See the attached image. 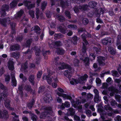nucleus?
<instances>
[{"label":"nucleus","mask_w":121,"mask_h":121,"mask_svg":"<svg viewBox=\"0 0 121 121\" xmlns=\"http://www.w3.org/2000/svg\"><path fill=\"white\" fill-rule=\"evenodd\" d=\"M96 82L97 86H99L100 85L101 80L100 79L98 78H97L96 79Z\"/></svg>","instance_id":"34"},{"label":"nucleus","mask_w":121,"mask_h":121,"mask_svg":"<svg viewBox=\"0 0 121 121\" xmlns=\"http://www.w3.org/2000/svg\"><path fill=\"white\" fill-rule=\"evenodd\" d=\"M44 90L43 88L42 87H39L38 92L39 93H40L43 91Z\"/></svg>","instance_id":"53"},{"label":"nucleus","mask_w":121,"mask_h":121,"mask_svg":"<svg viewBox=\"0 0 121 121\" xmlns=\"http://www.w3.org/2000/svg\"><path fill=\"white\" fill-rule=\"evenodd\" d=\"M8 67L9 69L11 70H13L14 67L13 65V61L10 60L9 62L8 65Z\"/></svg>","instance_id":"16"},{"label":"nucleus","mask_w":121,"mask_h":121,"mask_svg":"<svg viewBox=\"0 0 121 121\" xmlns=\"http://www.w3.org/2000/svg\"><path fill=\"white\" fill-rule=\"evenodd\" d=\"M106 87V83H103L101 88L102 89H104V90H103L102 92V93L104 95H105L106 94V91H105V89Z\"/></svg>","instance_id":"21"},{"label":"nucleus","mask_w":121,"mask_h":121,"mask_svg":"<svg viewBox=\"0 0 121 121\" xmlns=\"http://www.w3.org/2000/svg\"><path fill=\"white\" fill-rule=\"evenodd\" d=\"M68 114H69V115H73L74 113V111L73 108H71L68 111Z\"/></svg>","instance_id":"29"},{"label":"nucleus","mask_w":121,"mask_h":121,"mask_svg":"<svg viewBox=\"0 0 121 121\" xmlns=\"http://www.w3.org/2000/svg\"><path fill=\"white\" fill-rule=\"evenodd\" d=\"M4 104L5 107L8 108H10L11 109H12L11 108H10L9 102L7 103L6 102Z\"/></svg>","instance_id":"39"},{"label":"nucleus","mask_w":121,"mask_h":121,"mask_svg":"<svg viewBox=\"0 0 121 121\" xmlns=\"http://www.w3.org/2000/svg\"><path fill=\"white\" fill-rule=\"evenodd\" d=\"M23 87V85H21L18 88V90L17 91L18 93L21 94H22V87Z\"/></svg>","instance_id":"28"},{"label":"nucleus","mask_w":121,"mask_h":121,"mask_svg":"<svg viewBox=\"0 0 121 121\" xmlns=\"http://www.w3.org/2000/svg\"><path fill=\"white\" fill-rule=\"evenodd\" d=\"M95 57V55L94 54L91 53L90 55V59L91 60H94Z\"/></svg>","instance_id":"36"},{"label":"nucleus","mask_w":121,"mask_h":121,"mask_svg":"<svg viewBox=\"0 0 121 121\" xmlns=\"http://www.w3.org/2000/svg\"><path fill=\"white\" fill-rule=\"evenodd\" d=\"M106 110H107L106 113H107L108 115L109 116H111L112 115L113 112L116 114L118 113L119 112L117 110L113 111L112 109L108 105L106 106Z\"/></svg>","instance_id":"7"},{"label":"nucleus","mask_w":121,"mask_h":121,"mask_svg":"<svg viewBox=\"0 0 121 121\" xmlns=\"http://www.w3.org/2000/svg\"><path fill=\"white\" fill-rule=\"evenodd\" d=\"M108 90L110 91H112V92L110 94V95L111 96H113L114 93H118L119 92V91L117 89L112 87H109L108 89Z\"/></svg>","instance_id":"12"},{"label":"nucleus","mask_w":121,"mask_h":121,"mask_svg":"<svg viewBox=\"0 0 121 121\" xmlns=\"http://www.w3.org/2000/svg\"><path fill=\"white\" fill-rule=\"evenodd\" d=\"M20 77L21 78H22V79L23 81H25L26 79V78L25 77H23V75L22 73H21L20 74Z\"/></svg>","instance_id":"51"},{"label":"nucleus","mask_w":121,"mask_h":121,"mask_svg":"<svg viewBox=\"0 0 121 121\" xmlns=\"http://www.w3.org/2000/svg\"><path fill=\"white\" fill-rule=\"evenodd\" d=\"M58 18L60 20V22H63L64 20V17L61 16L58 17Z\"/></svg>","instance_id":"45"},{"label":"nucleus","mask_w":121,"mask_h":121,"mask_svg":"<svg viewBox=\"0 0 121 121\" xmlns=\"http://www.w3.org/2000/svg\"><path fill=\"white\" fill-rule=\"evenodd\" d=\"M42 72H38L37 74V77L38 78H39L41 77L42 74Z\"/></svg>","instance_id":"47"},{"label":"nucleus","mask_w":121,"mask_h":121,"mask_svg":"<svg viewBox=\"0 0 121 121\" xmlns=\"http://www.w3.org/2000/svg\"><path fill=\"white\" fill-rule=\"evenodd\" d=\"M121 36L120 35H119L117 37V44H118V43H120L121 42Z\"/></svg>","instance_id":"33"},{"label":"nucleus","mask_w":121,"mask_h":121,"mask_svg":"<svg viewBox=\"0 0 121 121\" xmlns=\"http://www.w3.org/2000/svg\"><path fill=\"white\" fill-rule=\"evenodd\" d=\"M34 75H32L30 77L29 80L31 82L33 83L34 82Z\"/></svg>","instance_id":"31"},{"label":"nucleus","mask_w":121,"mask_h":121,"mask_svg":"<svg viewBox=\"0 0 121 121\" xmlns=\"http://www.w3.org/2000/svg\"><path fill=\"white\" fill-rule=\"evenodd\" d=\"M112 39L110 38H106V41H107V43H111Z\"/></svg>","instance_id":"56"},{"label":"nucleus","mask_w":121,"mask_h":121,"mask_svg":"<svg viewBox=\"0 0 121 121\" xmlns=\"http://www.w3.org/2000/svg\"><path fill=\"white\" fill-rule=\"evenodd\" d=\"M68 27L69 28H72L73 29L77 28L76 26L74 25H69L68 26Z\"/></svg>","instance_id":"42"},{"label":"nucleus","mask_w":121,"mask_h":121,"mask_svg":"<svg viewBox=\"0 0 121 121\" xmlns=\"http://www.w3.org/2000/svg\"><path fill=\"white\" fill-rule=\"evenodd\" d=\"M104 108L102 107H99L98 109V112L99 113L101 117L103 120V121H106L105 117L106 114L105 112L103 110Z\"/></svg>","instance_id":"6"},{"label":"nucleus","mask_w":121,"mask_h":121,"mask_svg":"<svg viewBox=\"0 0 121 121\" xmlns=\"http://www.w3.org/2000/svg\"><path fill=\"white\" fill-rule=\"evenodd\" d=\"M64 73V75L69 78L70 84L72 85H75L78 83L83 84L84 81H86L87 80L88 77L86 74H85L82 76H80L78 79L77 80L73 78L70 79L69 78L71 74V73L67 70L65 71Z\"/></svg>","instance_id":"2"},{"label":"nucleus","mask_w":121,"mask_h":121,"mask_svg":"<svg viewBox=\"0 0 121 121\" xmlns=\"http://www.w3.org/2000/svg\"><path fill=\"white\" fill-rule=\"evenodd\" d=\"M79 62L78 60L76 59H75L74 60L73 64L75 66H78V65Z\"/></svg>","instance_id":"35"},{"label":"nucleus","mask_w":121,"mask_h":121,"mask_svg":"<svg viewBox=\"0 0 121 121\" xmlns=\"http://www.w3.org/2000/svg\"><path fill=\"white\" fill-rule=\"evenodd\" d=\"M33 103L34 102L33 101L32 103H29L28 104V106L29 108H30L32 107L33 104Z\"/></svg>","instance_id":"60"},{"label":"nucleus","mask_w":121,"mask_h":121,"mask_svg":"<svg viewBox=\"0 0 121 121\" xmlns=\"http://www.w3.org/2000/svg\"><path fill=\"white\" fill-rule=\"evenodd\" d=\"M74 119L76 121L79 120H80V118L79 117L75 115L74 116Z\"/></svg>","instance_id":"59"},{"label":"nucleus","mask_w":121,"mask_h":121,"mask_svg":"<svg viewBox=\"0 0 121 121\" xmlns=\"http://www.w3.org/2000/svg\"><path fill=\"white\" fill-rule=\"evenodd\" d=\"M10 78V77L9 75L7 76L5 78V81L6 82L8 81H9Z\"/></svg>","instance_id":"58"},{"label":"nucleus","mask_w":121,"mask_h":121,"mask_svg":"<svg viewBox=\"0 0 121 121\" xmlns=\"http://www.w3.org/2000/svg\"><path fill=\"white\" fill-rule=\"evenodd\" d=\"M82 36L83 39V47L82 50V54L80 56V59L82 60L84 62V63L86 65H88L89 64V59L87 58L86 56V54L85 52L86 51V48L85 45L87 44L88 43L87 42L85 39L86 36L84 35L83 36V35H82Z\"/></svg>","instance_id":"3"},{"label":"nucleus","mask_w":121,"mask_h":121,"mask_svg":"<svg viewBox=\"0 0 121 121\" xmlns=\"http://www.w3.org/2000/svg\"><path fill=\"white\" fill-rule=\"evenodd\" d=\"M65 52L62 49H58L56 51V52L58 54H62Z\"/></svg>","instance_id":"23"},{"label":"nucleus","mask_w":121,"mask_h":121,"mask_svg":"<svg viewBox=\"0 0 121 121\" xmlns=\"http://www.w3.org/2000/svg\"><path fill=\"white\" fill-rule=\"evenodd\" d=\"M45 109L46 111L45 112L44 114L43 113H42L40 115V117L41 118H44V117H46L45 114H47L48 112L49 113V112H51L52 110V108L51 107H46Z\"/></svg>","instance_id":"10"},{"label":"nucleus","mask_w":121,"mask_h":121,"mask_svg":"<svg viewBox=\"0 0 121 121\" xmlns=\"http://www.w3.org/2000/svg\"><path fill=\"white\" fill-rule=\"evenodd\" d=\"M115 98L117 100V101L119 102L120 101L121 97L120 95H116L115 96Z\"/></svg>","instance_id":"41"},{"label":"nucleus","mask_w":121,"mask_h":121,"mask_svg":"<svg viewBox=\"0 0 121 121\" xmlns=\"http://www.w3.org/2000/svg\"><path fill=\"white\" fill-rule=\"evenodd\" d=\"M40 30V28L39 27L37 26H35L33 27L32 28V30Z\"/></svg>","instance_id":"43"},{"label":"nucleus","mask_w":121,"mask_h":121,"mask_svg":"<svg viewBox=\"0 0 121 121\" xmlns=\"http://www.w3.org/2000/svg\"><path fill=\"white\" fill-rule=\"evenodd\" d=\"M93 67L95 69H97V70H96V71L99 69H100V68L99 67H97V65L95 63L94 64Z\"/></svg>","instance_id":"50"},{"label":"nucleus","mask_w":121,"mask_h":121,"mask_svg":"<svg viewBox=\"0 0 121 121\" xmlns=\"http://www.w3.org/2000/svg\"><path fill=\"white\" fill-rule=\"evenodd\" d=\"M117 70L120 74L121 75V66H120L117 69Z\"/></svg>","instance_id":"64"},{"label":"nucleus","mask_w":121,"mask_h":121,"mask_svg":"<svg viewBox=\"0 0 121 121\" xmlns=\"http://www.w3.org/2000/svg\"><path fill=\"white\" fill-rule=\"evenodd\" d=\"M1 113V111L0 110V118H7L8 117V112L6 110H4L2 113Z\"/></svg>","instance_id":"11"},{"label":"nucleus","mask_w":121,"mask_h":121,"mask_svg":"<svg viewBox=\"0 0 121 121\" xmlns=\"http://www.w3.org/2000/svg\"><path fill=\"white\" fill-rule=\"evenodd\" d=\"M24 5L26 6H28L29 5V6L28 7V9H30V8H32L35 7V4H30V3L26 1H24Z\"/></svg>","instance_id":"17"},{"label":"nucleus","mask_w":121,"mask_h":121,"mask_svg":"<svg viewBox=\"0 0 121 121\" xmlns=\"http://www.w3.org/2000/svg\"><path fill=\"white\" fill-rule=\"evenodd\" d=\"M19 0H14L10 4V6L11 8H14L17 5Z\"/></svg>","instance_id":"18"},{"label":"nucleus","mask_w":121,"mask_h":121,"mask_svg":"<svg viewBox=\"0 0 121 121\" xmlns=\"http://www.w3.org/2000/svg\"><path fill=\"white\" fill-rule=\"evenodd\" d=\"M94 101L95 102L98 103L99 102L100 100V99L99 95H95L94 99Z\"/></svg>","instance_id":"26"},{"label":"nucleus","mask_w":121,"mask_h":121,"mask_svg":"<svg viewBox=\"0 0 121 121\" xmlns=\"http://www.w3.org/2000/svg\"><path fill=\"white\" fill-rule=\"evenodd\" d=\"M82 98H84L85 99V98H87L88 99H92L93 98V96L92 95L90 94H88L86 95L85 92H82Z\"/></svg>","instance_id":"13"},{"label":"nucleus","mask_w":121,"mask_h":121,"mask_svg":"<svg viewBox=\"0 0 121 121\" xmlns=\"http://www.w3.org/2000/svg\"><path fill=\"white\" fill-rule=\"evenodd\" d=\"M108 50L111 54L113 55L115 54L116 52V50L112 47H109L108 48Z\"/></svg>","instance_id":"14"},{"label":"nucleus","mask_w":121,"mask_h":121,"mask_svg":"<svg viewBox=\"0 0 121 121\" xmlns=\"http://www.w3.org/2000/svg\"><path fill=\"white\" fill-rule=\"evenodd\" d=\"M64 105L65 107H69L70 106V103L69 102H65L64 104H62V108H64V107L63 106Z\"/></svg>","instance_id":"25"},{"label":"nucleus","mask_w":121,"mask_h":121,"mask_svg":"<svg viewBox=\"0 0 121 121\" xmlns=\"http://www.w3.org/2000/svg\"><path fill=\"white\" fill-rule=\"evenodd\" d=\"M18 55V54H17L15 52H13L12 54H11V56L13 57H15V56H17Z\"/></svg>","instance_id":"57"},{"label":"nucleus","mask_w":121,"mask_h":121,"mask_svg":"<svg viewBox=\"0 0 121 121\" xmlns=\"http://www.w3.org/2000/svg\"><path fill=\"white\" fill-rule=\"evenodd\" d=\"M110 103L111 105L112 106L117 105V103L115 100L113 99H111L110 100Z\"/></svg>","instance_id":"30"},{"label":"nucleus","mask_w":121,"mask_h":121,"mask_svg":"<svg viewBox=\"0 0 121 121\" xmlns=\"http://www.w3.org/2000/svg\"><path fill=\"white\" fill-rule=\"evenodd\" d=\"M98 61L100 65H105V57L101 56L98 57Z\"/></svg>","instance_id":"8"},{"label":"nucleus","mask_w":121,"mask_h":121,"mask_svg":"<svg viewBox=\"0 0 121 121\" xmlns=\"http://www.w3.org/2000/svg\"><path fill=\"white\" fill-rule=\"evenodd\" d=\"M58 90L60 92L59 93V92H57L56 93L58 96H62L65 99H68L70 100L72 104L74 107L75 108L77 107L78 111L81 112L82 107L81 105H80L81 102H79V100H77L76 101H74L73 98L70 95L62 93L64 92L63 89L60 88H59L58 89Z\"/></svg>","instance_id":"1"},{"label":"nucleus","mask_w":121,"mask_h":121,"mask_svg":"<svg viewBox=\"0 0 121 121\" xmlns=\"http://www.w3.org/2000/svg\"><path fill=\"white\" fill-rule=\"evenodd\" d=\"M23 13V10H21L17 14V15L18 17H19L21 16Z\"/></svg>","instance_id":"44"},{"label":"nucleus","mask_w":121,"mask_h":121,"mask_svg":"<svg viewBox=\"0 0 121 121\" xmlns=\"http://www.w3.org/2000/svg\"><path fill=\"white\" fill-rule=\"evenodd\" d=\"M88 22V20L86 18H84L82 20V23L84 25H86Z\"/></svg>","instance_id":"38"},{"label":"nucleus","mask_w":121,"mask_h":121,"mask_svg":"<svg viewBox=\"0 0 121 121\" xmlns=\"http://www.w3.org/2000/svg\"><path fill=\"white\" fill-rule=\"evenodd\" d=\"M58 59V57L55 60V62H56L55 63V65H56L58 67L57 69L58 70L67 68L69 70V71H70V68L69 66L67 64L64 63H60L59 64H58V62H56L57 61V59Z\"/></svg>","instance_id":"5"},{"label":"nucleus","mask_w":121,"mask_h":121,"mask_svg":"<svg viewBox=\"0 0 121 121\" xmlns=\"http://www.w3.org/2000/svg\"><path fill=\"white\" fill-rule=\"evenodd\" d=\"M29 14L30 16L32 17V18H33L34 17V12L33 11H30L29 12Z\"/></svg>","instance_id":"46"},{"label":"nucleus","mask_w":121,"mask_h":121,"mask_svg":"<svg viewBox=\"0 0 121 121\" xmlns=\"http://www.w3.org/2000/svg\"><path fill=\"white\" fill-rule=\"evenodd\" d=\"M116 45L117 46V48L120 50H121V45H120V43H118V44L116 43Z\"/></svg>","instance_id":"63"},{"label":"nucleus","mask_w":121,"mask_h":121,"mask_svg":"<svg viewBox=\"0 0 121 121\" xmlns=\"http://www.w3.org/2000/svg\"><path fill=\"white\" fill-rule=\"evenodd\" d=\"M19 48V46L18 45H15L12 46L10 48L11 51L15 50L18 49Z\"/></svg>","instance_id":"22"},{"label":"nucleus","mask_w":121,"mask_h":121,"mask_svg":"<svg viewBox=\"0 0 121 121\" xmlns=\"http://www.w3.org/2000/svg\"><path fill=\"white\" fill-rule=\"evenodd\" d=\"M12 115L14 116L13 117V120L14 121H19L18 116L16 115L15 113H12Z\"/></svg>","instance_id":"27"},{"label":"nucleus","mask_w":121,"mask_h":121,"mask_svg":"<svg viewBox=\"0 0 121 121\" xmlns=\"http://www.w3.org/2000/svg\"><path fill=\"white\" fill-rule=\"evenodd\" d=\"M59 2H60V4L59 5V6H61L62 7H63V5L64 4V3L63 2V0H60L59 1Z\"/></svg>","instance_id":"52"},{"label":"nucleus","mask_w":121,"mask_h":121,"mask_svg":"<svg viewBox=\"0 0 121 121\" xmlns=\"http://www.w3.org/2000/svg\"><path fill=\"white\" fill-rule=\"evenodd\" d=\"M52 99V98L51 97L50 95H49V97H47L46 100L48 101H50Z\"/></svg>","instance_id":"61"},{"label":"nucleus","mask_w":121,"mask_h":121,"mask_svg":"<svg viewBox=\"0 0 121 121\" xmlns=\"http://www.w3.org/2000/svg\"><path fill=\"white\" fill-rule=\"evenodd\" d=\"M25 89L28 93H31L32 91L30 86L28 85H27L25 86Z\"/></svg>","instance_id":"20"},{"label":"nucleus","mask_w":121,"mask_h":121,"mask_svg":"<svg viewBox=\"0 0 121 121\" xmlns=\"http://www.w3.org/2000/svg\"><path fill=\"white\" fill-rule=\"evenodd\" d=\"M27 68V66L26 64H22V69H23L24 70Z\"/></svg>","instance_id":"48"},{"label":"nucleus","mask_w":121,"mask_h":121,"mask_svg":"<svg viewBox=\"0 0 121 121\" xmlns=\"http://www.w3.org/2000/svg\"><path fill=\"white\" fill-rule=\"evenodd\" d=\"M94 92L95 94V95H99V92L97 89H95L94 90Z\"/></svg>","instance_id":"55"},{"label":"nucleus","mask_w":121,"mask_h":121,"mask_svg":"<svg viewBox=\"0 0 121 121\" xmlns=\"http://www.w3.org/2000/svg\"><path fill=\"white\" fill-rule=\"evenodd\" d=\"M117 120L118 121H121V117L119 116H117L116 117Z\"/></svg>","instance_id":"62"},{"label":"nucleus","mask_w":121,"mask_h":121,"mask_svg":"<svg viewBox=\"0 0 121 121\" xmlns=\"http://www.w3.org/2000/svg\"><path fill=\"white\" fill-rule=\"evenodd\" d=\"M9 8L8 6L6 5H4L2 7L0 12L2 15L4 16L5 15V11L7 10Z\"/></svg>","instance_id":"9"},{"label":"nucleus","mask_w":121,"mask_h":121,"mask_svg":"<svg viewBox=\"0 0 121 121\" xmlns=\"http://www.w3.org/2000/svg\"><path fill=\"white\" fill-rule=\"evenodd\" d=\"M53 73H52L50 72L49 74L47 76L46 75L43 76V78L44 79H46L48 83L49 84H51L53 80L54 82L52 84V86L54 88H56L57 86L56 83L58 82V81L57 79L56 75H55V74H53Z\"/></svg>","instance_id":"4"},{"label":"nucleus","mask_w":121,"mask_h":121,"mask_svg":"<svg viewBox=\"0 0 121 121\" xmlns=\"http://www.w3.org/2000/svg\"><path fill=\"white\" fill-rule=\"evenodd\" d=\"M96 5V3L95 2H91L89 4V6L91 8H94Z\"/></svg>","instance_id":"19"},{"label":"nucleus","mask_w":121,"mask_h":121,"mask_svg":"<svg viewBox=\"0 0 121 121\" xmlns=\"http://www.w3.org/2000/svg\"><path fill=\"white\" fill-rule=\"evenodd\" d=\"M112 75L114 76L118 77L119 76L117 72L116 71H112Z\"/></svg>","instance_id":"32"},{"label":"nucleus","mask_w":121,"mask_h":121,"mask_svg":"<svg viewBox=\"0 0 121 121\" xmlns=\"http://www.w3.org/2000/svg\"><path fill=\"white\" fill-rule=\"evenodd\" d=\"M65 14L69 18H70V13L69 12L66 11L65 12Z\"/></svg>","instance_id":"54"},{"label":"nucleus","mask_w":121,"mask_h":121,"mask_svg":"<svg viewBox=\"0 0 121 121\" xmlns=\"http://www.w3.org/2000/svg\"><path fill=\"white\" fill-rule=\"evenodd\" d=\"M11 75L12 77V85L13 86H15L16 85L17 82L14 75V74H12Z\"/></svg>","instance_id":"15"},{"label":"nucleus","mask_w":121,"mask_h":121,"mask_svg":"<svg viewBox=\"0 0 121 121\" xmlns=\"http://www.w3.org/2000/svg\"><path fill=\"white\" fill-rule=\"evenodd\" d=\"M9 21V18H7V19H0V23L3 25H4V24L6 22H7L8 21Z\"/></svg>","instance_id":"24"},{"label":"nucleus","mask_w":121,"mask_h":121,"mask_svg":"<svg viewBox=\"0 0 121 121\" xmlns=\"http://www.w3.org/2000/svg\"><path fill=\"white\" fill-rule=\"evenodd\" d=\"M31 116L32 117V119L33 121H36V116L33 114H32Z\"/></svg>","instance_id":"40"},{"label":"nucleus","mask_w":121,"mask_h":121,"mask_svg":"<svg viewBox=\"0 0 121 121\" xmlns=\"http://www.w3.org/2000/svg\"><path fill=\"white\" fill-rule=\"evenodd\" d=\"M86 113L88 116L91 115V112L90 110H87L86 111Z\"/></svg>","instance_id":"49"},{"label":"nucleus","mask_w":121,"mask_h":121,"mask_svg":"<svg viewBox=\"0 0 121 121\" xmlns=\"http://www.w3.org/2000/svg\"><path fill=\"white\" fill-rule=\"evenodd\" d=\"M47 2H43L42 4L41 8L43 10L44 9L45 7H46L47 5Z\"/></svg>","instance_id":"37"}]
</instances>
